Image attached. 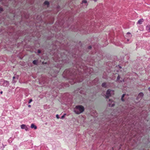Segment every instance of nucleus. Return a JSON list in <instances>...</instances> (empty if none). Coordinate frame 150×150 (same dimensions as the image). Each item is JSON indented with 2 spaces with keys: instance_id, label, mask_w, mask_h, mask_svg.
Here are the masks:
<instances>
[{
  "instance_id": "obj_22",
  "label": "nucleus",
  "mask_w": 150,
  "mask_h": 150,
  "mask_svg": "<svg viewBox=\"0 0 150 150\" xmlns=\"http://www.w3.org/2000/svg\"><path fill=\"white\" fill-rule=\"evenodd\" d=\"M111 103H109L108 105L110 107H113L115 105V104L114 103V102L113 101H111Z\"/></svg>"
},
{
  "instance_id": "obj_33",
  "label": "nucleus",
  "mask_w": 150,
  "mask_h": 150,
  "mask_svg": "<svg viewBox=\"0 0 150 150\" xmlns=\"http://www.w3.org/2000/svg\"><path fill=\"white\" fill-rule=\"evenodd\" d=\"M73 112H75V108H74V107H73Z\"/></svg>"
},
{
  "instance_id": "obj_26",
  "label": "nucleus",
  "mask_w": 150,
  "mask_h": 150,
  "mask_svg": "<svg viewBox=\"0 0 150 150\" xmlns=\"http://www.w3.org/2000/svg\"><path fill=\"white\" fill-rule=\"evenodd\" d=\"M146 29L149 32H150V25H147L146 26Z\"/></svg>"
},
{
  "instance_id": "obj_36",
  "label": "nucleus",
  "mask_w": 150,
  "mask_h": 150,
  "mask_svg": "<svg viewBox=\"0 0 150 150\" xmlns=\"http://www.w3.org/2000/svg\"><path fill=\"white\" fill-rule=\"evenodd\" d=\"M3 91H1L0 92V94H2V93H3Z\"/></svg>"
},
{
  "instance_id": "obj_38",
  "label": "nucleus",
  "mask_w": 150,
  "mask_h": 150,
  "mask_svg": "<svg viewBox=\"0 0 150 150\" xmlns=\"http://www.w3.org/2000/svg\"><path fill=\"white\" fill-rule=\"evenodd\" d=\"M95 2H96L98 0H93Z\"/></svg>"
},
{
  "instance_id": "obj_14",
  "label": "nucleus",
  "mask_w": 150,
  "mask_h": 150,
  "mask_svg": "<svg viewBox=\"0 0 150 150\" xmlns=\"http://www.w3.org/2000/svg\"><path fill=\"white\" fill-rule=\"evenodd\" d=\"M116 81L119 83H122V82H124V80L120 75H118L117 77Z\"/></svg>"
},
{
  "instance_id": "obj_6",
  "label": "nucleus",
  "mask_w": 150,
  "mask_h": 150,
  "mask_svg": "<svg viewBox=\"0 0 150 150\" xmlns=\"http://www.w3.org/2000/svg\"><path fill=\"white\" fill-rule=\"evenodd\" d=\"M54 56V57H53L54 58V60L55 62H60V61H64L65 60V59L64 58V56L65 57H67L66 55H64V56H63L62 54H59L57 55H56V56L55 55Z\"/></svg>"
},
{
  "instance_id": "obj_35",
  "label": "nucleus",
  "mask_w": 150,
  "mask_h": 150,
  "mask_svg": "<svg viewBox=\"0 0 150 150\" xmlns=\"http://www.w3.org/2000/svg\"><path fill=\"white\" fill-rule=\"evenodd\" d=\"M148 90H149V92H150V87H149L148 88Z\"/></svg>"
},
{
  "instance_id": "obj_2",
  "label": "nucleus",
  "mask_w": 150,
  "mask_h": 150,
  "mask_svg": "<svg viewBox=\"0 0 150 150\" xmlns=\"http://www.w3.org/2000/svg\"><path fill=\"white\" fill-rule=\"evenodd\" d=\"M130 125H129V129H127V134H130V137L131 138L135 137L136 136V134L137 133H139L140 132L143 134L142 133L143 130H144V128L142 127V125L140 124L138 127H137L136 125H135L134 123L131 124Z\"/></svg>"
},
{
  "instance_id": "obj_48",
  "label": "nucleus",
  "mask_w": 150,
  "mask_h": 150,
  "mask_svg": "<svg viewBox=\"0 0 150 150\" xmlns=\"http://www.w3.org/2000/svg\"><path fill=\"white\" fill-rule=\"evenodd\" d=\"M75 75H76V73Z\"/></svg>"
},
{
  "instance_id": "obj_10",
  "label": "nucleus",
  "mask_w": 150,
  "mask_h": 150,
  "mask_svg": "<svg viewBox=\"0 0 150 150\" xmlns=\"http://www.w3.org/2000/svg\"><path fill=\"white\" fill-rule=\"evenodd\" d=\"M76 109L78 110L80 112H83L84 110V107L81 105L76 106ZM76 112H79L76 110Z\"/></svg>"
},
{
  "instance_id": "obj_3",
  "label": "nucleus",
  "mask_w": 150,
  "mask_h": 150,
  "mask_svg": "<svg viewBox=\"0 0 150 150\" xmlns=\"http://www.w3.org/2000/svg\"><path fill=\"white\" fill-rule=\"evenodd\" d=\"M63 76L66 80H69V82L71 85L75 83V70L74 69L70 68L66 69L62 74Z\"/></svg>"
},
{
  "instance_id": "obj_12",
  "label": "nucleus",
  "mask_w": 150,
  "mask_h": 150,
  "mask_svg": "<svg viewBox=\"0 0 150 150\" xmlns=\"http://www.w3.org/2000/svg\"><path fill=\"white\" fill-rule=\"evenodd\" d=\"M144 96V94L142 92H140L136 98V100L138 101H140L142 98Z\"/></svg>"
},
{
  "instance_id": "obj_30",
  "label": "nucleus",
  "mask_w": 150,
  "mask_h": 150,
  "mask_svg": "<svg viewBox=\"0 0 150 150\" xmlns=\"http://www.w3.org/2000/svg\"><path fill=\"white\" fill-rule=\"evenodd\" d=\"M33 100L32 99H30L28 102V103H30Z\"/></svg>"
},
{
  "instance_id": "obj_39",
  "label": "nucleus",
  "mask_w": 150,
  "mask_h": 150,
  "mask_svg": "<svg viewBox=\"0 0 150 150\" xmlns=\"http://www.w3.org/2000/svg\"><path fill=\"white\" fill-rule=\"evenodd\" d=\"M28 107H31V105H28Z\"/></svg>"
},
{
  "instance_id": "obj_25",
  "label": "nucleus",
  "mask_w": 150,
  "mask_h": 150,
  "mask_svg": "<svg viewBox=\"0 0 150 150\" xmlns=\"http://www.w3.org/2000/svg\"><path fill=\"white\" fill-rule=\"evenodd\" d=\"M30 127L31 128H34L35 129H37L36 126L35 125L33 124H31V125L30 126Z\"/></svg>"
},
{
  "instance_id": "obj_40",
  "label": "nucleus",
  "mask_w": 150,
  "mask_h": 150,
  "mask_svg": "<svg viewBox=\"0 0 150 150\" xmlns=\"http://www.w3.org/2000/svg\"><path fill=\"white\" fill-rule=\"evenodd\" d=\"M113 149H114L113 148V147H112V148L111 149V150H113Z\"/></svg>"
},
{
  "instance_id": "obj_9",
  "label": "nucleus",
  "mask_w": 150,
  "mask_h": 150,
  "mask_svg": "<svg viewBox=\"0 0 150 150\" xmlns=\"http://www.w3.org/2000/svg\"><path fill=\"white\" fill-rule=\"evenodd\" d=\"M96 56V58L99 60H100L103 58V55L101 51H96L94 53Z\"/></svg>"
},
{
  "instance_id": "obj_34",
  "label": "nucleus",
  "mask_w": 150,
  "mask_h": 150,
  "mask_svg": "<svg viewBox=\"0 0 150 150\" xmlns=\"http://www.w3.org/2000/svg\"><path fill=\"white\" fill-rule=\"evenodd\" d=\"M47 63L46 62H45V63L44 62H42V64H47Z\"/></svg>"
},
{
  "instance_id": "obj_37",
  "label": "nucleus",
  "mask_w": 150,
  "mask_h": 150,
  "mask_svg": "<svg viewBox=\"0 0 150 150\" xmlns=\"http://www.w3.org/2000/svg\"><path fill=\"white\" fill-rule=\"evenodd\" d=\"M94 52H92L91 53V54H94Z\"/></svg>"
},
{
  "instance_id": "obj_1",
  "label": "nucleus",
  "mask_w": 150,
  "mask_h": 150,
  "mask_svg": "<svg viewBox=\"0 0 150 150\" xmlns=\"http://www.w3.org/2000/svg\"><path fill=\"white\" fill-rule=\"evenodd\" d=\"M90 43V42L87 40H86L84 41L83 44L81 43V41H80L79 43V45L80 46L78 47L76 42V54L77 50L79 52L80 54L82 55L89 51L91 52L92 50V46L90 45L87 47V46Z\"/></svg>"
},
{
  "instance_id": "obj_19",
  "label": "nucleus",
  "mask_w": 150,
  "mask_h": 150,
  "mask_svg": "<svg viewBox=\"0 0 150 150\" xmlns=\"http://www.w3.org/2000/svg\"><path fill=\"white\" fill-rule=\"evenodd\" d=\"M99 79L98 78H95L93 81V82L95 84L98 83H99Z\"/></svg>"
},
{
  "instance_id": "obj_27",
  "label": "nucleus",
  "mask_w": 150,
  "mask_h": 150,
  "mask_svg": "<svg viewBox=\"0 0 150 150\" xmlns=\"http://www.w3.org/2000/svg\"><path fill=\"white\" fill-rule=\"evenodd\" d=\"M66 114L65 113L62 116L61 119H63L65 116V115H66Z\"/></svg>"
},
{
  "instance_id": "obj_43",
  "label": "nucleus",
  "mask_w": 150,
  "mask_h": 150,
  "mask_svg": "<svg viewBox=\"0 0 150 150\" xmlns=\"http://www.w3.org/2000/svg\"><path fill=\"white\" fill-rule=\"evenodd\" d=\"M80 113H76V114H80Z\"/></svg>"
},
{
  "instance_id": "obj_18",
  "label": "nucleus",
  "mask_w": 150,
  "mask_h": 150,
  "mask_svg": "<svg viewBox=\"0 0 150 150\" xmlns=\"http://www.w3.org/2000/svg\"><path fill=\"white\" fill-rule=\"evenodd\" d=\"M144 21V20L143 18H141L139 19L137 22V24L139 25H141L142 24L143 22Z\"/></svg>"
},
{
  "instance_id": "obj_20",
  "label": "nucleus",
  "mask_w": 150,
  "mask_h": 150,
  "mask_svg": "<svg viewBox=\"0 0 150 150\" xmlns=\"http://www.w3.org/2000/svg\"><path fill=\"white\" fill-rule=\"evenodd\" d=\"M101 86L102 87L104 88H106L108 86L107 83L106 82H103L102 83Z\"/></svg>"
},
{
  "instance_id": "obj_31",
  "label": "nucleus",
  "mask_w": 150,
  "mask_h": 150,
  "mask_svg": "<svg viewBox=\"0 0 150 150\" xmlns=\"http://www.w3.org/2000/svg\"><path fill=\"white\" fill-rule=\"evenodd\" d=\"M56 117L58 119L59 118V115L58 114L56 115Z\"/></svg>"
},
{
  "instance_id": "obj_4",
  "label": "nucleus",
  "mask_w": 150,
  "mask_h": 150,
  "mask_svg": "<svg viewBox=\"0 0 150 150\" xmlns=\"http://www.w3.org/2000/svg\"><path fill=\"white\" fill-rule=\"evenodd\" d=\"M62 104L63 105L62 107L68 108L72 104L74 105L75 103L73 102V99L71 95L68 93H66L64 94L62 97Z\"/></svg>"
},
{
  "instance_id": "obj_21",
  "label": "nucleus",
  "mask_w": 150,
  "mask_h": 150,
  "mask_svg": "<svg viewBox=\"0 0 150 150\" xmlns=\"http://www.w3.org/2000/svg\"><path fill=\"white\" fill-rule=\"evenodd\" d=\"M18 76H14L13 77V80L12 81V83H15L16 82V81L14 80V79L16 78L17 79H18Z\"/></svg>"
},
{
  "instance_id": "obj_41",
  "label": "nucleus",
  "mask_w": 150,
  "mask_h": 150,
  "mask_svg": "<svg viewBox=\"0 0 150 150\" xmlns=\"http://www.w3.org/2000/svg\"><path fill=\"white\" fill-rule=\"evenodd\" d=\"M91 113V115H93V114H94V113Z\"/></svg>"
},
{
  "instance_id": "obj_32",
  "label": "nucleus",
  "mask_w": 150,
  "mask_h": 150,
  "mask_svg": "<svg viewBox=\"0 0 150 150\" xmlns=\"http://www.w3.org/2000/svg\"><path fill=\"white\" fill-rule=\"evenodd\" d=\"M118 67H119V68L120 69H121V68H122V67H121L120 66V65H118Z\"/></svg>"
},
{
  "instance_id": "obj_42",
  "label": "nucleus",
  "mask_w": 150,
  "mask_h": 150,
  "mask_svg": "<svg viewBox=\"0 0 150 150\" xmlns=\"http://www.w3.org/2000/svg\"><path fill=\"white\" fill-rule=\"evenodd\" d=\"M144 120H146V118H144Z\"/></svg>"
},
{
  "instance_id": "obj_16",
  "label": "nucleus",
  "mask_w": 150,
  "mask_h": 150,
  "mask_svg": "<svg viewBox=\"0 0 150 150\" xmlns=\"http://www.w3.org/2000/svg\"><path fill=\"white\" fill-rule=\"evenodd\" d=\"M9 85V83L8 81H4L3 83V85L4 86H8Z\"/></svg>"
},
{
  "instance_id": "obj_45",
  "label": "nucleus",
  "mask_w": 150,
  "mask_h": 150,
  "mask_svg": "<svg viewBox=\"0 0 150 150\" xmlns=\"http://www.w3.org/2000/svg\"><path fill=\"white\" fill-rule=\"evenodd\" d=\"M2 0H0V2L2 1Z\"/></svg>"
},
{
  "instance_id": "obj_17",
  "label": "nucleus",
  "mask_w": 150,
  "mask_h": 150,
  "mask_svg": "<svg viewBox=\"0 0 150 150\" xmlns=\"http://www.w3.org/2000/svg\"><path fill=\"white\" fill-rule=\"evenodd\" d=\"M21 128L22 129H25L26 131H27L28 130V128L24 124H23L21 125Z\"/></svg>"
},
{
  "instance_id": "obj_13",
  "label": "nucleus",
  "mask_w": 150,
  "mask_h": 150,
  "mask_svg": "<svg viewBox=\"0 0 150 150\" xmlns=\"http://www.w3.org/2000/svg\"><path fill=\"white\" fill-rule=\"evenodd\" d=\"M63 86H64L66 87H68L69 86V84L68 83H67L64 84V83H62L59 86L58 85H57V87L59 89L62 88H63Z\"/></svg>"
},
{
  "instance_id": "obj_46",
  "label": "nucleus",
  "mask_w": 150,
  "mask_h": 150,
  "mask_svg": "<svg viewBox=\"0 0 150 150\" xmlns=\"http://www.w3.org/2000/svg\"><path fill=\"white\" fill-rule=\"evenodd\" d=\"M109 101H111V100L110 99L109 100Z\"/></svg>"
},
{
  "instance_id": "obj_24",
  "label": "nucleus",
  "mask_w": 150,
  "mask_h": 150,
  "mask_svg": "<svg viewBox=\"0 0 150 150\" xmlns=\"http://www.w3.org/2000/svg\"><path fill=\"white\" fill-rule=\"evenodd\" d=\"M33 63L34 65H37L38 63V60H35L33 61Z\"/></svg>"
},
{
  "instance_id": "obj_28",
  "label": "nucleus",
  "mask_w": 150,
  "mask_h": 150,
  "mask_svg": "<svg viewBox=\"0 0 150 150\" xmlns=\"http://www.w3.org/2000/svg\"><path fill=\"white\" fill-rule=\"evenodd\" d=\"M3 9L2 8L0 7V13L2 11H3Z\"/></svg>"
},
{
  "instance_id": "obj_29",
  "label": "nucleus",
  "mask_w": 150,
  "mask_h": 150,
  "mask_svg": "<svg viewBox=\"0 0 150 150\" xmlns=\"http://www.w3.org/2000/svg\"><path fill=\"white\" fill-rule=\"evenodd\" d=\"M37 52L39 54H40L41 53V51L40 50H38Z\"/></svg>"
},
{
  "instance_id": "obj_5",
  "label": "nucleus",
  "mask_w": 150,
  "mask_h": 150,
  "mask_svg": "<svg viewBox=\"0 0 150 150\" xmlns=\"http://www.w3.org/2000/svg\"><path fill=\"white\" fill-rule=\"evenodd\" d=\"M88 4L86 0H83L80 5L79 6L78 8L76 7V13H79L83 8H86Z\"/></svg>"
},
{
  "instance_id": "obj_15",
  "label": "nucleus",
  "mask_w": 150,
  "mask_h": 150,
  "mask_svg": "<svg viewBox=\"0 0 150 150\" xmlns=\"http://www.w3.org/2000/svg\"><path fill=\"white\" fill-rule=\"evenodd\" d=\"M126 94H123L121 98V100L123 102H125L127 99V98L125 97Z\"/></svg>"
},
{
  "instance_id": "obj_8",
  "label": "nucleus",
  "mask_w": 150,
  "mask_h": 150,
  "mask_svg": "<svg viewBox=\"0 0 150 150\" xmlns=\"http://www.w3.org/2000/svg\"><path fill=\"white\" fill-rule=\"evenodd\" d=\"M60 69H59L55 67L53 68L52 69H51L50 71V73L52 77H56L57 74L59 72Z\"/></svg>"
},
{
  "instance_id": "obj_7",
  "label": "nucleus",
  "mask_w": 150,
  "mask_h": 150,
  "mask_svg": "<svg viewBox=\"0 0 150 150\" xmlns=\"http://www.w3.org/2000/svg\"><path fill=\"white\" fill-rule=\"evenodd\" d=\"M132 36V35L131 33L129 32H128L126 34L125 37V40L124 42L125 43H129L132 42V40L131 39V37Z\"/></svg>"
},
{
  "instance_id": "obj_49",
  "label": "nucleus",
  "mask_w": 150,
  "mask_h": 150,
  "mask_svg": "<svg viewBox=\"0 0 150 150\" xmlns=\"http://www.w3.org/2000/svg\"><path fill=\"white\" fill-rule=\"evenodd\" d=\"M75 80H76V79H75Z\"/></svg>"
},
{
  "instance_id": "obj_23",
  "label": "nucleus",
  "mask_w": 150,
  "mask_h": 150,
  "mask_svg": "<svg viewBox=\"0 0 150 150\" xmlns=\"http://www.w3.org/2000/svg\"><path fill=\"white\" fill-rule=\"evenodd\" d=\"M44 4L45 5H47V6L48 7L50 5V3L48 1H46L44 2Z\"/></svg>"
},
{
  "instance_id": "obj_44",
  "label": "nucleus",
  "mask_w": 150,
  "mask_h": 150,
  "mask_svg": "<svg viewBox=\"0 0 150 150\" xmlns=\"http://www.w3.org/2000/svg\"><path fill=\"white\" fill-rule=\"evenodd\" d=\"M106 64L107 65H108V62Z\"/></svg>"
},
{
  "instance_id": "obj_11",
  "label": "nucleus",
  "mask_w": 150,
  "mask_h": 150,
  "mask_svg": "<svg viewBox=\"0 0 150 150\" xmlns=\"http://www.w3.org/2000/svg\"><path fill=\"white\" fill-rule=\"evenodd\" d=\"M112 91L110 89H108L106 93V95H105V98L107 99H108L109 97L111 96V92H112Z\"/></svg>"
},
{
  "instance_id": "obj_47",
  "label": "nucleus",
  "mask_w": 150,
  "mask_h": 150,
  "mask_svg": "<svg viewBox=\"0 0 150 150\" xmlns=\"http://www.w3.org/2000/svg\"><path fill=\"white\" fill-rule=\"evenodd\" d=\"M120 146H122V145L121 144H120Z\"/></svg>"
}]
</instances>
